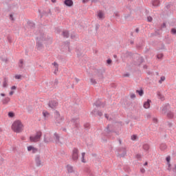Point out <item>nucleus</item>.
<instances>
[{
    "instance_id": "48",
    "label": "nucleus",
    "mask_w": 176,
    "mask_h": 176,
    "mask_svg": "<svg viewBox=\"0 0 176 176\" xmlns=\"http://www.w3.org/2000/svg\"><path fill=\"white\" fill-rule=\"evenodd\" d=\"M107 64H108L109 65H111L112 64V59L111 58L107 59Z\"/></svg>"
},
{
    "instance_id": "58",
    "label": "nucleus",
    "mask_w": 176,
    "mask_h": 176,
    "mask_svg": "<svg viewBox=\"0 0 176 176\" xmlns=\"http://www.w3.org/2000/svg\"><path fill=\"white\" fill-rule=\"evenodd\" d=\"M8 41L9 42V43H12V38L10 37H8Z\"/></svg>"
},
{
    "instance_id": "43",
    "label": "nucleus",
    "mask_w": 176,
    "mask_h": 176,
    "mask_svg": "<svg viewBox=\"0 0 176 176\" xmlns=\"http://www.w3.org/2000/svg\"><path fill=\"white\" fill-rule=\"evenodd\" d=\"M23 64H24V61L23 60V59H21L19 60V68H23Z\"/></svg>"
},
{
    "instance_id": "42",
    "label": "nucleus",
    "mask_w": 176,
    "mask_h": 176,
    "mask_svg": "<svg viewBox=\"0 0 176 176\" xmlns=\"http://www.w3.org/2000/svg\"><path fill=\"white\" fill-rule=\"evenodd\" d=\"M8 116L9 118H14V113H13L12 111L8 112Z\"/></svg>"
},
{
    "instance_id": "51",
    "label": "nucleus",
    "mask_w": 176,
    "mask_h": 176,
    "mask_svg": "<svg viewBox=\"0 0 176 176\" xmlns=\"http://www.w3.org/2000/svg\"><path fill=\"white\" fill-rule=\"evenodd\" d=\"M15 79H21V75L20 74L15 75Z\"/></svg>"
},
{
    "instance_id": "28",
    "label": "nucleus",
    "mask_w": 176,
    "mask_h": 176,
    "mask_svg": "<svg viewBox=\"0 0 176 176\" xmlns=\"http://www.w3.org/2000/svg\"><path fill=\"white\" fill-rule=\"evenodd\" d=\"M157 94L158 96V98L161 100V101H164V96L162 94V92L158 91Z\"/></svg>"
},
{
    "instance_id": "55",
    "label": "nucleus",
    "mask_w": 176,
    "mask_h": 176,
    "mask_svg": "<svg viewBox=\"0 0 176 176\" xmlns=\"http://www.w3.org/2000/svg\"><path fill=\"white\" fill-rule=\"evenodd\" d=\"M154 35H155V36L159 35V32H155V33H152V34H151V36H154Z\"/></svg>"
},
{
    "instance_id": "60",
    "label": "nucleus",
    "mask_w": 176,
    "mask_h": 176,
    "mask_svg": "<svg viewBox=\"0 0 176 176\" xmlns=\"http://www.w3.org/2000/svg\"><path fill=\"white\" fill-rule=\"evenodd\" d=\"M153 122L154 123H157V118H153Z\"/></svg>"
},
{
    "instance_id": "32",
    "label": "nucleus",
    "mask_w": 176,
    "mask_h": 176,
    "mask_svg": "<svg viewBox=\"0 0 176 176\" xmlns=\"http://www.w3.org/2000/svg\"><path fill=\"white\" fill-rule=\"evenodd\" d=\"M53 65H54V67H55L54 74H57V72H58V63L54 62L53 63Z\"/></svg>"
},
{
    "instance_id": "21",
    "label": "nucleus",
    "mask_w": 176,
    "mask_h": 176,
    "mask_svg": "<svg viewBox=\"0 0 176 176\" xmlns=\"http://www.w3.org/2000/svg\"><path fill=\"white\" fill-rule=\"evenodd\" d=\"M43 141L45 144H49V142H53V138L52 137L46 138V135H44Z\"/></svg>"
},
{
    "instance_id": "47",
    "label": "nucleus",
    "mask_w": 176,
    "mask_h": 176,
    "mask_svg": "<svg viewBox=\"0 0 176 176\" xmlns=\"http://www.w3.org/2000/svg\"><path fill=\"white\" fill-rule=\"evenodd\" d=\"M170 8H171V4H167L165 7V10L166 12L168 11V9H170Z\"/></svg>"
},
{
    "instance_id": "14",
    "label": "nucleus",
    "mask_w": 176,
    "mask_h": 176,
    "mask_svg": "<svg viewBox=\"0 0 176 176\" xmlns=\"http://www.w3.org/2000/svg\"><path fill=\"white\" fill-rule=\"evenodd\" d=\"M162 113L166 115L168 112L170 111V104L168 103L166 104L162 109Z\"/></svg>"
},
{
    "instance_id": "46",
    "label": "nucleus",
    "mask_w": 176,
    "mask_h": 176,
    "mask_svg": "<svg viewBox=\"0 0 176 176\" xmlns=\"http://www.w3.org/2000/svg\"><path fill=\"white\" fill-rule=\"evenodd\" d=\"M164 56V55L163 54H159L157 55V58L159 60H160L161 58H163Z\"/></svg>"
},
{
    "instance_id": "45",
    "label": "nucleus",
    "mask_w": 176,
    "mask_h": 176,
    "mask_svg": "<svg viewBox=\"0 0 176 176\" xmlns=\"http://www.w3.org/2000/svg\"><path fill=\"white\" fill-rule=\"evenodd\" d=\"M1 61L6 63V64H8V62L9 61V60L8 59V58H1Z\"/></svg>"
},
{
    "instance_id": "7",
    "label": "nucleus",
    "mask_w": 176,
    "mask_h": 176,
    "mask_svg": "<svg viewBox=\"0 0 176 176\" xmlns=\"http://www.w3.org/2000/svg\"><path fill=\"white\" fill-rule=\"evenodd\" d=\"M72 159L73 162H78L79 160V150L76 148L73 149V153L72 155Z\"/></svg>"
},
{
    "instance_id": "5",
    "label": "nucleus",
    "mask_w": 176,
    "mask_h": 176,
    "mask_svg": "<svg viewBox=\"0 0 176 176\" xmlns=\"http://www.w3.org/2000/svg\"><path fill=\"white\" fill-rule=\"evenodd\" d=\"M116 153L118 157H124L126 155H127V151H126V148L124 147H119L116 149Z\"/></svg>"
},
{
    "instance_id": "34",
    "label": "nucleus",
    "mask_w": 176,
    "mask_h": 176,
    "mask_svg": "<svg viewBox=\"0 0 176 176\" xmlns=\"http://www.w3.org/2000/svg\"><path fill=\"white\" fill-rule=\"evenodd\" d=\"M136 93H138V94H139L140 97H142L144 96V90L142 89L140 90H136Z\"/></svg>"
},
{
    "instance_id": "62",
    "label": "nucleus",
    "mask_w": 176,
    "mask_h": 176,
    "mask_svg": "<svg viewBox=\"0 0 176 176\" xmlns=\"http://www.w3.org/2000/svg\"><path fill=\"white\" fill-rule=\"evenodd\" d=\"M136 157L137 159H141V155L140 154L136 155Z\"/></svg>"
},
{
    "instance_id": "3",
    "label": "nucleus",
    "mask_w": 176,
    "mask_h": 176,
    "mask_svg": "<svg viewBox=\"0 0 176 176\" xmlns=\"http://www.w3.org/2000/svg\"><path fill=\"white\" fill-rule=\"evenodd\" d=\"M95 76H97L99 80H102L104 79V74H105V69H95L94 72Z\"/></svg>"
},
{
    "instance_id": "35",
    "label": "nucleus",
    "mask_w": 176,
    "mask_h": 176,
    "mask_svg": "<svg viewBox=\"0 0 176 176\" xmlns=\"http://www.w3.org/2000/svg\"><path fill=\"white\" fill-rule=\"evenodd\" d=\"M167 114V117L169 118V119H172V118H173L174 117V114L173 113V112H171V111H168L167 113H166Z\"/></svg>"
},
{
    "instance_id": "56",
    "label": "nucleus",
    "mask_w": 176,
    "mask_h": 176,
    "mask_svg": "<svg viewBox=\"0 0 176 176\" xmlns=\"http://www.w3.org/2000/svg\"><path fill=\"white\" fill-rule=\"evenodd\" d=\"M166 23H163L162 25H161V28H166Z\"/></svg>"
},
{
    "instance_id": "38",
    "label": "nucleus",
    "mask_w": 176,
    "mask_h": 176,
    "mask_svg": "<svg viewBox=\"0 0 176 176\" xmlns=\"http://www.w3.org/2000/svg\"><path fill=\"white\" fill-rule=\"evenodd\" d=\"M170 34H172V35L176 36V29L175 28L170 29Z\"/></svg>"
},
{
    "instance_id": "59",
    "label": "nucleus",
    "mask_w": 176,
    "mask_h": 176,
    "mask_svg": "<svg viewBox=\"0 0 176 176\" xmlns=\"http://www.w3.org/2000/svg\"><path fill=\"white\" fill-rule=\"evenodd\" d=\"M54 85H58V79H55V81H54Z\"/></svg>"
},
{
    "instance_id": "13",
    "label": "nucleus",
    "mask_w": 176,
    "mask_h": 176,
    "mask_svg": "<svg viewBox=\"0 0 176 176\" xmlns=\"http://www.w3.org/2000/svg\"><path fill=\"white\" fill-rule=\"evenodd\" d=\"M91 113L94 116H96V115H98V116H100V118H101V116L103 115L102 111H98L97 109H94Z\"/></svg>"
},
{
    "instance_id": "52",
    "label": "nucleus",
    "mask_w": 176,
    "mask_h": 176,
    "mask_svg": "<svg viewBox=\"0 0 176 176\" xmlns=\"http://www.w3.org/2000/svg\"><path fill=\"white\" fill-rule=\"evenodd\" d=\"M166 160L167 163H170V160H171V157L170 156L166 157Z\"/></svg>"
},
{
    "instance_id": "41",
    "label": "nucleus",
    "mask_w": 176,
    "mask_h": 176,
    "mask_svg": "<svg viewBox=\"0 0 176 176\" xmlns=\"http://www.w3.org/2000/svg\"><path fill=\"white\" fill-rule=\"evenodd\" d=\"M165 80H166V77L162 76H161L160 80H159V83H162V82H164Z\"/></svg>"
},
{
    "instance_id": "29",
    "label": "nucleus",
    "mask_w": 176,
    "mask_h": 176,
    "mask_svg": "<svg viewBox=\"0 0 176 176\" xmlns=\"http://www.w3.org/2000/svg\"><path fill=\"white\" fill-rule=\"evenodd\" d=\"M160 149L162 151H166V149H167V145H166L164 143L161 144L160 146Z\"/></svg>"
},
{
    "instance_id": "9",
    "label": "nucleus",
    "mask_w": 176,
    "mask_h": 176,
    "mask_svg": "<svg viewBox=\"0 0 176 176\" xmlns=\"http://www.w3.org/2000/svg\"><path fill=\"white\" fill-rule=\"evenodd\" d=\"M71 122L73 123L76 129H79V118H74L71 120Z\"/></svg>"
},
{
    "instance_id": "4",
    "label": "nucleus",
    "mask_w": 176,
    "mask_h": 176,
    "mask_svg": "<svg viewBox=\"0 0 176 176\" xmlns=\"http://www.w3.org/2000/svg\"><path fill=\"white\" fill-rule=\"evenodd\" d=\"M54 119L55 124L56 126H60V124L63 123V120H64V117L61 116V115H60V112L56 110L54 112Z\"/></svg>"
},
{
    "instance_id": "33",
    "label": "nucleus",
    "mask_w": 176,
    "mask_h": 176,
    "mask_svg": "<svg viewBox=\"0 0 176 176\" xmlns=\"http://www.w3.org/2000/svg\"><path fill=\"white\" fill-rule=\"evenodd\" d=\"M131 56H133V53L127 51L124 54V56L126 58H129V57H131Z\"/></svg>"
},
{
    "instance_id": "30",
    "label": "nucleus",
    "mask_w": 176,
    "mask_h": 176,
    "mask_svg": "<svg viewBox=\"0 0 176 176\" xmlns=\"http://www.w3.org/2000/svg\"><path fill=\"white\" fill-rule=\"evenodd\" d=\"M98 17H99L100 20H102L104 19V12H102V11H99L98 13Z\"/></svg>"
},
{
    "instance_id": "1",
    "label": "nucleus",
    "mask_w": 176,
    "mask_h": 176,
    "mask_svg": "<svg viewBox=\"0 0 176 176\" xmlns=\"http://www.w3.org/2000/svg\"><path fill=\"white\" fill-rule=\"evenodd\" d=\"M43 42H47L48 45L53 43V38L49 36H46L45 33L40 32V37L36 38V49L37 50H43L45 49Z\"/></svg>"
},
{
    "instance_id": "22",
    "label": "nucleus",
    "mask_w": 176,
    "mask_h": 176,
    "mask_svg": "<svg viewBox=\"0 0 176 176\" xmlns=\"http://www.w3.org/2000/svg\"><path fill=\"white\" fill-rule=\"evenodd\" d=\"M54 139H55L56 144H60L61 143L60 142V135L57 133H55L54 134Z\"/></svg>"
},
{
    "instance_id": "18",
    "label": "nucleus",
    "mask_w": 176,
    "mask_h": 176,
    "mask_svg": "<svg viewBox=\"0 0 176 176\" xmlns=\"http://www.w3.org/2000/svg\"><path fill=\"white\" fill-rule=\"evenodd\" d=\"M151 102H152V100L148 99L146 102H144L143 104L144 108L145 109H148V108H151Z\"/></svg>"
},
{
    "instance_id": "36",
    "label": "nucleus",
    "mask_w": 176,
    "mask_h": 176,
    "mask_svg": "<svg viewBox=\"0 0 176 176\" xmlns=\"http://www.w3.org/2000/svg\"><path fill=\"white\" fill-rule=\"evenodd\" d=\"M43 115L45 120H46V118H49V116H50V114L47 111H43Z\"/></svg>"
},
{
    "instance_id": "63",
    "label": "nucleus",
    "mask_w": 176,
    "mask_h": 176,
    "mask_svg": "<svg viewBox=\"0 0 176 176\" xmlns=\"http://www.w3.org/2000/svg\"><path fill=\"white\" fill-rule=\"evenodd\" d=\"M140 171H141V173H142V174H144V173H145V170L144 168H141Z\"/></svg>"
},
{
    "instance_id": "8",
    "label": "nucleus",
    "mask_w": 176,
    "mask_h": 176,
    "mask_svg": "<svg viewBox=\"0 0 176 176\" xmlns=\"http://www.w3.org/2000/svg\"><path fill=\"white\" fill-rule=\"evenodd\" d=\"M104 132L106 134H112V133H115V129H113V126L111 124H108L106 129H104Z\"/></svg>"
},
{
    "instance_id": "49",
    "label": "nucleus",
    "mask_w": 176,
    "mask_h": 176,
    "mask_svg": "<svg viewBox=\"0 0 176 176\" xmlns=\"http://www.w3.org/2000/svg\"><path fill=\"white\" fill-rule=\"evenodd\" d=\"M14 14V13L10 14V20H11L12 21H14V18L13 17Z\"/></svg>"
},
{
    "instance_id": "10",
    "label": "nucleus",
    "mask_w": 176,
    "mask_h": 176,
    "mask_svg": "<svg viewBox=\"0 0 176 176\" xmlns=\"http://www.w3.org/2000/svg\"><path fill=\"white\" fill-rule=\"evenodd\" d=\"M35 163L36 167H41L42 166V161L41 160V155H36L35 157Z\"/></svg>"
},
{
    "instance_id": "12",
    "label": "nucleus",
    "mask_w": 176,
    "mask_h": 176,
    "mask_svg": "<svg viewBox=\"0 0 176 176\" xmlns=\"http://www.w3.org/2000/svg\"><path fill=\"white\" fill-rule=\"evenodd\" d=\"M57 105H58V102H57V101L56 100H51L48 103V107H50V108H52V109H54V108H56Z\"/></svg>"
},
{
    "instance_id": "25",
    "label": "nucleus",
    "mask_w": 176,
    "mask_h": 176,
    "mask_svg": "<svg viewBox=\"0 0 176 176\" xmlns=\"http://www.w3.org/2000/svg\"><path fill=\"white\" fill-rule=\"evenodd\" d=\"M151 3L153 6L157 7L160 5V0H153L151 1Z\"/></svg>"
},
{
    "instance_id": "17",
    "label": "nucleus",
    "mask_w": 176,
    "mask_h": 176,
    "mask_svg": "<svg viewBox=\"0 0 176 176\" xmlns=\"http://www.w3.org/2000/svg\"><path fill=\"white\" fill-rule=\"evenodd\" d=\"M38 13H40V19H42L43 16H49V13H51L50 9L48 10L47 12L43 11L42 13H41V10H38Z\"/></svg>"
},
{
    "instance_id": "64",
    "label": "nucleus",
    "mask_w": 176,
    "mask_h": 176,
    "mask_svg": "<svg viewBox=\"0 0 176 176\" xmlns=\"http://www.w3.org/2000/svg\"><path fill=\"white\" fill-rule=\"evenodd\" d=\"M98 28H100V25H99L98 24H97V25H96V30H98Z\"/></svg>"
},
{
    "instance_id": "15",
    "label": "nucleus",
    "mask_w": 176,
    "mask_h": 176,
    "mask_svg": "<svg viewBox=\"0 0 176 176\" xmlns=\"http://www.w3.org/2000/svg\"><path fill=\"white\" fill-rule=\"evenodd\" d=\"M144 61H145V59H144V57L140 56L138 58V61L134 62V65H138V67H140V65H141V64H142V63H144Z\"/></svg>"
},
{
    "instance_id": "6",
    "label": "nucleus",
    "mask_w": 176,
    "mask_h": 176,
    "mask_svg": "<svg viewBox=\"0 0 176 176\" xmlns=\"http://www.w3.org/2000/svg\"><path fill=\"white\" fill-rule=\"evenodd\" d=\"M41 138H42V132L37 131L34 136L30 137V140L32 142H38V141L41 140Z\"/></svg>"
},
{
    "instance_id": "20",
    "label": "nucleus",
    "mask_w": 176,
    "mask_h": 176,
    "mask_svg": "<svg viewBox=\"0 0 176 176\" xmlns=\"http://www.w3.org/2000/svg\"><path fill=\"white\" fill-rule=\"evenodd\" d=\"M28 152H31V151H32V153H36V152H38V148L34 147L33 146H28Z\"/></svg>"
},
{
    "instance_id": "2",
    "label": "nucleus",
    "mask_w": 176,
    "mask_h": 176,
    "mask_svg": "<svg viewBox=\"0 0 176 176\" xmlns=\"http://www.w3.org/2000/svg\"><path fill=\"white\" fill-rule=\"evenodd\" d=\"M12 129L14 133H21V131H23V124L21 121L16 120L14 122L12 125Z\"/></svg>"
},
{
    "instance_id": "24",
    "label": "nucleus",
    "mask_w": 176,
    "mask_h": 176,
    "mask_svg": "<svg viewBox=\"0 0 176 176\" xmlns=\"http://www.w3.org/2000/svg\"><path fill=\"white\" fill-rule=\"evenodd\" d=\"M62 35L63 38H69V32L68 30H63Z\"/></svg>"
},
{
    "instance_id": "54",
    "label": "nucleus",
    "mask_w": 176,
    "mask_h": 176,
    "mask_svg": "<svg viewBox=\"0 0 176 176\" xmlns=\"http://www.w3.org/2000/svg\"><path fill=\"white\" fill-rule=\"evenodd\" d=\"M97 2H100V0H91V3H97Z\"/></svg>"
},
{
    "instance_id": "31",
    "label": "nucleus",
    "mask_w": 176,
    "mask_h": 176,
    "mask_svg": "<svg viewBox=\"0 0 176 176\" xmlns=\"http://www.w3.org/2000/svg\"><path fill=\"white\" fill-rule=\"evenodd\" d=\"M67 168L68 173H74V166L71 165H67Z\"/></svg>"
},
{
    "instance_id": "23",
    "label": "nucleus",
    "mask_w": 176,
    "mask_h": 176,
    "mask_svg": "<svg viewBox=\"0 0 176 176\" xmlns=\"http://www.w3.org/2000/svg\"><path fill=\"white\" fill-rule=\"evenodd\" d=\"M9 102H10V98H9V97H7L2 100V104L3 105H8V104H9Z\"/></svg>"
},
{
    "instance_id": "50",
    "label": "nucleus",
    "mask_w": 176,
    "mask_h": 176,
    "mask_svg": "<svg viewBox=\"0 0 176 176\" xmlns=\"http://www.w3.org/2000/svg\"><path fill=\"white\" fill-rule=\"evenodd\" d=\"M152 20H153V18H152V16L147 17V21H148L149 23L152 22Z\"/></svg>"
},
{
    "instance_id": "40",
    "label": "nucleus",
    "mask_w": 176,
    "mask_h": 176,
    "mask_svg": "<svg viewBox=\"0 0 176 176\" xmlns=\"http://www.w3.org/2000/svg\"><path fill=\"white\" fill-rule=\"evenodd\" d=\"M84 127L86 130H89L90 129V124L89 123H86L84 124Z\"/></svg>"
},
{
    "instance_id": "37",
    "label": "nucleus",
    "mask_w": 176,
    "mask_h": 176,
    "mask_svg": "<svg viewBox=\"0 0 176 176\" xmlns=\"http://www.w3.org/2000/svg\"><path fill=\"white\" fill-rule=\"evenodd\" d=\"M143 149H144V151H149V144H144L143 145Z\"/></svg>"
},
{
    "instance_id": "19",
    "label": "nucleus",
    "mask_w": 176,
    "mask_h": 176,
    "mask_svg": "<svg viewBox=\"0 0 176 176\" xmlns=\"http://www.w3.org/2000/svg\"><path fill=\"white\" fill-rule=\"evenodd\" d=\"M133 19H134V17L131 16V12H130V13L126 14L124 15V19L126 21H131V20H133Z\"/></svg>"
},
{
    "instance_id": "39",
    "label": "nucleus",
    "mask_w": 176,
    "mask_h": 176,
    "mask_svg": "<svg viewBox=\"0 0 176 176\" xmlns=\"http://www.w3.org/2000/svg\"><path fill=\"white\" fill-rule=\"evenodd\" d=\"M138 138V136H137V135H133L131 137V140H132V141H135Z\"/></svg>"
},
{
    "instance_id": "53",
    "label": "nucleus",
    "mask_w": 176,
    "mask_h": 176,
    "mask_svg": "<svg viewBox=\"0 0 176 176\" xmlns=\"http://www.w3.org/2000/svg\"><path fill=\"white\" fill-rule=\"evenodd\" d=\"M135 94H131V98L132 99V100H134L135 98Z\"/></svg>"
},
{
    "instance_id": "27",
    "label": "nucleus",
    "mask_w": 176,
    "mask_h": 176,
    "mask_svg": "<svg viewBox=\"0 0 176 176\" xmlns=\"http://www.w3.org/2000/svg\"><path fill=\"white\" fill-rule=\"evenodd\" d=\"M3 87H8V78L3 77Z\"/></svg>"
},
{
    "instance_id": "61",
    "label": "nucleus",
    "mask_w": 176,
    "mask_h": 176,
    "mask_svg": "<svg viewBox=\"0 0 176 176\" xmlns=\"http://www.w3.org/2000/svg\"><path fill=\"white\" fill-rule=\"evenodd\" d=\"M88 171H89V176H94V175H93V173L91 172H90L89 170H88Z\"/></svg>"
},
{
    "instance_id": "11",
    "label": "nucleus",
    "mask_w": 176,
    "mask_h": 176,
    "mask_svg": "<svg viewBox=\"0 0 176 176\" xmlns=\"http://www.w3.org/2000/svg\"><path fill=\"white\" fill-rule=\"evenodd\" d=\"M94 105H96V108H100V107L104 108V107H105V102H101L100 100H98L94 103Z\"/></svg>"
},
{
    "instance_id": "44",
    "label": "nucleus",
    "mask_w": 176,
    "mask_h": 176,
    "mask_svg": "<svg viewBox=\"0 0 176 176\" xmlns=\"http://www.w3.org/2000/svg\"><path fill=\"white\" fill-rule=\"evenodd\" d=\"M90 81L92 85H97V81L96 80V79L91 78Z\"/></svg>"
},
{
    "instance_id": "26",
    "label": "nucleus",
    "mask_w": 176,
    "mask_h": 176,
    "mask_svg": "<svg viewBox=\"0 0 176 176\" xmlns=\"http://www.w3.org/2000/svg\"><path fill=\"white\" fill-rule=\"evenodd\" d=\"M27 24H28V27H30V28H31V29L35 28V23H34V22H32L31 21H28L27 22Z\"/></svg>"
},
{
    "instance_id": "57",
    "label": "nucleus",
    "mask_w": 176,
    "mask_h": 176,
    "mask_svg": "<svg viewBox=\"0 0 176 176\" xmlns=\"http://www.w3.org/2000/svg\"><path fill=\"white\" fill-rule=\"evenodd\" d=\"M65 43V45H67L68 49H69V41H66Z\"/></svg>"
},
{
    "instance_id": "16",
    "label": "nucleus",
    "mask_w": 176,
    "mask_h": 176,
    "mask_svg": "<svg viewBox=\"0 0 176 176\" xmlns=\"http://www.w3.org/2000/svg\"><path fill=\"white\" fill-rule=\"evenodd\" d=\"M63 3L65 6H67V8H72V6H74V1L72 0H65Z\"/></svg>"
}]
</instances>
